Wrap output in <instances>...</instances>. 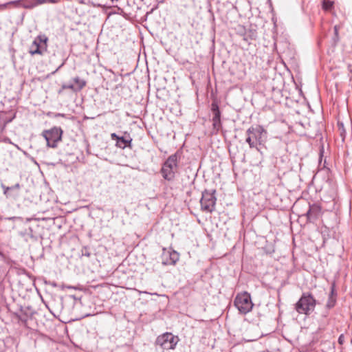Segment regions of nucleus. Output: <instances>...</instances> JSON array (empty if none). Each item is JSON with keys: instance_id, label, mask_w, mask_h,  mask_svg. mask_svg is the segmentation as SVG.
I'll return each instance as SVG.
<instances>
[{"instance_id": "1", "label": "nucleus", "mask_w": 352, "mask_h": 352, "mask_svg": "<svg viewBox=\"0 0 352 352\" xmlns=\"http://www.w3.org/2000/svg\"><path fill=\"white\" fill-rule=\"evenodd\" d=\"M246 134V142L250 148L256 147V144H263L266 140L267 131L260 125L250 127L247 130Z\"/></svg>"}, {"instance_id": "2", "label": "nucleus", "mask_w": 352, "mask_h": 352, "mask_svg": "<svg viewBox=\"0 0 352 352\" xmlns=\"http://www.w3.org/2000/svg\"><path fill=\"white\" fill-rule=\"evenodd\" d=\"M316 300L310 294H303L296 304V309L299 314L308 315L314 310Z\"/></svg>"}, {"instance_id": "3", "label": "nucleus", "mask_w": 352, "mask_h": 352, "mask_svg": "<svg viewBox=\"0 0 352 352\" xmlns=\"http://www.w3.org/2000/svg\"><path fill=\"white\" fill-rule=\"evenodd\" d=\"M63 131L60 127L54 126L50 129L45 130L42 136L47 142V146L51 148H56L58 144L62 141Z\"/></svg>"}, {"instance_id": "4", "label": "nucleus", "mask_w": 352, "mask_h": 352, "mask_svg": "<svg viewBox=\"0 0 352 352\" xmlns=\"http://www.w3.org/2000/svg\"><path fill=\"white\" fill-rule=\"evenodd\" d=\"M178 157L176 154L172 155L164 163L161 173L163 177L167 180H172L177 171Z\"/></svg>"}, {"instance_id": "5", "label": "nucleus", "mask_w": 352, "mask_h": 352, "mask_svg": "<svg viewBox=\"0 0 352 352\" xmlns=\"http://www.w3.org/2000/svg\"><path fill=\"white\" fill-rule=\"evenodd\" d=\"M234 305L240 313L245 314L252 310L254 305L250 294L245 292L236 295Z\"/></svg>"}, {"instance_id": "6", "label": "nucleus", "mask_w": 352, "mask_h": 352, "mask_svg": "<svg viewBox=\"0 0 352 352\" xmlns=\"http://www.w3.org/2000/svg\"><path fill=\"white\" fill-rule=\"evenodd\" d=\"M179 341L178 336L166 332L157 338L156 344L164 350L174 349Z\"/></svg>"}, {"instance_id": "7", "label": "nucleus", "mask_w": 352, "mask_h": 352, "mask_svg": "<svg viewBox=\"0 0 352 352\" xmlns=\"http://www.w3.org/2000/svg\"><path fill=\"white\" fill-rule=\"evenodd\" d=\"M48 38L45 35H39L35 38L29 46V52L32 55H42L47 50Z\"/></svg>"}, {"instance_id": "8", "label": "nucleus", "mask_w": 352, "mask_h": 352, "mask_svg": "<svg viewBox=\"0 0 352 352\" xmlns=\"http://www.w3.org/2000/svg\"><path fill=\"white\" fill-rule=\"evenodd\" d=\"M201 209L207 212L214 210L216 204V197L213 193L205 191L201 199Z\"/></svg>"}, {"instance_id": "9", "label": "nucleus", "mask_w": 352, "mask_h": 352, "mask_svg": "<svg viewBox=\"0 0 352 352\" xmlns=\"http://www.w3.org/2000/svg\"><path fill=\"white\" fill-rule=\"evenodd\" d=\"M212 111L214 114L212 118L213 127L218 130L221 127V113L218 105L214 103L212 104Z\"/></svg>"}, {"instance_id": "10", "label": "nucleus", "mask_w": 352, "mask_h": 352, "mask_svg": "<svg viewBox=\"0 0 352 352\" xmlns=\"http://www.w3.org/2000/svg\"><path fill=\"white\" fill-rule=\"evenodd\" d=\"M131 139L129 137H120L116 142V145L121 148H124L126 146H131Z\"/></svg>"}, {"instance_id": "11", "label": "nucleus", "mask_w": 352, "mask_h": 352, "mask_svg": "<svg viewBox=\"0 0 352 352\" xmlns=\"http://www.w3.org/2000/svg\"><path fill=\"white\" fill-rule=\"evenodd\" d=\"M74 85L76 88L77 91L81 90L86 86V81L80 78L79 77H76L74 78Z\"/></svg>"}, {"instance_id": "12", "label": "nucleus", "mask_w": 352, "mask_h": 352, "mask_svg": "<svg viewBox=\"0 0 352 352\" xmlns=\"http://www.w3.org/2000/svg\"><path fill=\"white\" fill-rule=\"evenodd\" d=\"M333 1H331L329 0H324L322 3V8L326 10H330L333 7Z\"/></svg>"}, {"instance_id": "13", "label": "nucleus", "mask_w": 352, "mask_h": 352, "mask_svg": "<svg viewBox=\"0 0 352 352\" xmlns=\"http://www.w3.org/2000/svg\"><path fill=\"white\" fill-rule=\"evenodd\" d=\"M179 255L177 252L173 251L170 253V258L171 260V263L175 264L179 260Z\"/></svg>"}, {"instance_id": "14", "label": "nucleus", "mask_w": 352, "mask_h": 352, "mask_svg": "<svg viewBox=\"0 0 352 352\" xmlns=\"http://www.w3.org/2000/svg\"><path fill=\"white\" fill-rule=\"evenodd\" d=\"M335 303H336V298L334 297L333 292H332L331 296H329V299L327 304V306L329 308H331L335 305Z\"/></svg>"}, {"instance_id": "15", "label": "nucleus", "mask_w": 352, "mask_h": 352, "mask_svg": "<svg viewBox=\"0 0 352 352\" xmlns=\"http://www.w3.org/2000/svg\"><path fill=\"white\" fill-rule=\"evenodd\" d=\"M338 125L339 129L340 131V135L342 137V139L344 140V135L345 133V130L343 128V124H342V123L338 122Z\"/></svg>"}, {"instance_id": "16", "label": "nucleus", "mask_w": 352, "mask_h": 352, "mask_svg": "<svg viewBox=\"0 0 352 352\" xmlns=\"http://www.w3.org/2000/svg\"><path fill=\"white\" fill-rule=\"evenodd\" d=\"M59 0H37V2L38 3H45L47 1H49V2H52V3H56L57 1H58Z\"/></svg>"}, {"instance_id": "17", "label": "nucleus", "mask_w": 352, "mask_h": 352, "mask_svg": "<svg viewBox=\"0 0 352 352\" xmlns=\"http://www.w3.org/2000/svg\"><path fill=\"white\" fill-rule=\"evenodd\" d=\"M260 337H261V336L258 334V335L255 336H254V338H248L247 340H248V342H253V341H256V340H257Z\"/></svg>"}, {"instance_id": "18", "label": "nucleus", "mask_w": 352, "mask_h": 352, "mask_svg": "<svg viewBox=\"0 0 352 352\" xmlns=\"http://www.w3.org/2000/svg\"><path fill=\"white\" fill-rule=\"evenodd\" d=\"M344 341V337L343 335H341L339 338H338V342L340 344H342L343 342Z\"/></svg>"}, {"instance_id": "19", "label": "nucleus", "mask_w": 352, "mask_h": 352, "mask_svg": "<svg viewBox=\"0 0 352 352\" xmlns=\"http://www.w3.org/2000/svg\"><path fill=\"white\" fill-rule=\"evenodd\" d=\"M111 137L113 140H116L118 141V140L120 138L119 136H118L116 133H111Z\"/></svg>"}, {"instance_id": "20", "label": "nucleus", "mask_w": 352, "mask_h": 352, "mask_svg": "<svg viewBox=\"0 0 352 352\" xmlns=\"http://www.w3.org/2000/svg\"><path fill=\"white\" fill-rule=\"evenodd\" d=\"M67 89H70L73 91H77L74 85H67Z\"/></svg>"}, {"instance_id": "21", "label": "nucleus", "mask_w": 352, "mask_h": 352, "mask_svg": "<svg viewBox=\"0 0 352 352\" xmlns=\"http://www.w3.org/2000/svg\"><path fill=\"white\" fill-rule=\"evenodd\" d=\"M307 215H308V216H310V215H311V210H309V211L307 212Z\"/></svg>"}, {"instance_id": "22", "label": "nucleus", "mask_w": 352, "mask_h": 352, "mask_svg": "<svg viewBox=\"0 0 352 352\" xmlns=\"http://www.w3.org/2000/svg\"><path fill=\"white\" fill-rule=\"evenodd\" d=\"M67 89V86L66 85H63V89Z\"/></svg>"}, {"instance_id": "23", "label": "nucleus", "mask_w": 352, "mask_h": 352, "mask_svg": "<svg viewBox=\"0 0 352 352\" xmlns=\"http://www.w3.org/2000/svg\"><path fill=\"white\" fill-rule=\"evenodd\" d=\"M335 31H336V32H337V28L336 27H335Z\"/></svg>"}]
</instances>
